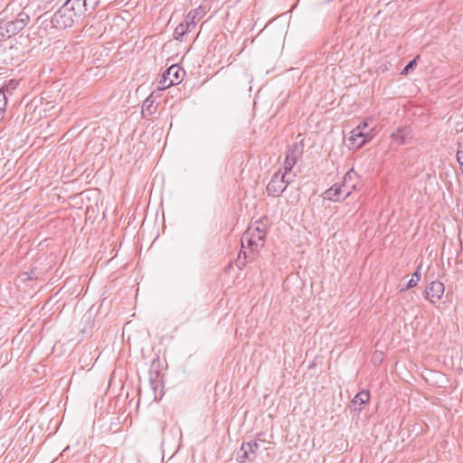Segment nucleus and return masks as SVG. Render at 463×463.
Segmentation results:
<instances>
[{
    "instance_id": "nucleus-1",
    "label": "nucleus",
    "mask_w": 463,
    "mask_h": 463,
    "mask_svg": "<svg viewBox=\"0 0 463 463\" xmlns=\"http://www.w3.org/2000/svg\"><path fill=\"white\" fill-rule=\"evenodd\" d=\"M266 234V223L263 221L255 222L242 234L241 239V248H248L250 252L258 251L264 246Z\"/></svg>"
},
{
    "instance_id": "nucleus-2",
    "label": "nucleus",
    "mask_w": 463,
    "mask_h": 463,
    "mask_svg": "<svg viewBox=\"0 0 463 463\" xmlns=\"http://www.w3.org/2000/svg\"><path fill=\"white\" fill-rule=\"evenodd\" d=\"M76 8L75 3H71V0H67L54 14L52 19L53 26L58 29H66L72 26L75 19L84 14L82 12H78Z\"/></svg>"
},
{
    "instance_id": "nucleus-3",
    "label": "nucleus",
    "mask_w": 463,
    "mask_h": 463,
    "mask_svg": "<svg viewBox=\"0 0 463 463\" xmlns=\"http://www.w3.org/2000/svg\"><path fill=\"white\" fill-rule=\"evenodd\" d=\"M375 136L374 128H369L367 131H360L359 129H352L348 137L349 147L358 149L365 143L372 140Z\"/></svg>"
},
{
    "instance_id": "nucleus-4",
    "label": "nucleus",
    "mask_w": 463,
    "mask_h": 463,
    "mask_svg": "<svg viewBox=\"0 0 463 463\" xmlns=\"http://www.w3.org/2000/svg\"><path fill=\"white\" fill-rule=\"evenodd\" d=\"M260 444L257 440L242 442L238 453L237 460L239 463L253 462L257 458V452Z\"/></svg>"
},
{
    "instance_id": "nucleus-5",
    "label": "nucleus",
    "mask_w": 463,
    "mask_h": 463,
    "mask_svg": "<svg viewBox=\"0 0 463 463\" xmlns=\"http://www.w3.org/2000/svg\"><path fill=\"white\" fill-rule=\"evenodd\" d=\"M346 176L351 180L352 175H344V183L341 185L336 184L326 191V197L332 201H339L341 198H345L351 194V188L354 185L349 186L347 184Z\"/></svg>"
},
{
    "instance_id": "nucleus-6",
    "label": "nucleus",
    "mask_w": 463,
    "mask_h": 463,
    "mask_svg": "<svg viewBox=\"0 0 463 463\" xmlns=\"http://www.w3.org/2000/svg\"><path fill=\"white\" fill-rule=\"evenodd\" d=\"M346 176L351 180L352 175H344V183L341 185L336 184L326 191V197L332 201H339L341 198H345L351 194V188L354 185L349 186L347 184Z\"/></svg>"
},
{
    "instance_id": "nucleus-7",
    "label": "nucleus",
    "mask_w": 463,
    "mask_h": 463,
    "mask_svg": "<svg viewBox=\"0 0 463 463\" xmlns=\"http://www.w3.org/2000/svg\"><path fill=\"white\" fill-rule=\"evenodd\" d=\"M286 175H271L267 184V192L269 195L279 196L287 187L289 180H285Z\"/></svg>"
},
{
    "instance_id": "nucleus-8",
    "label": "nucleus",
    "mask_w": 463,
    "mask_h": 463,
    "mask_svg": "<svg viewBox=\"0 0 463 463\" xmlns=\"http://www.w3.org/2000/svg\"><path fill=\"white\" fill-rule=\"evenodd\" d=\"M444 285L440 281L430 282L425 289V298L431 303H436L444 294Z\"/></svg>"
},
{
    "instance_id": "nucleus-9",
    "label": "nucleus",
    "mask_w": 463,
    "mask_h": 463,
    "mask_svg": "<svg viewBox=\"0 0 463 463\" xmlns=\"http://www.w3.org/2000/svg\"><path fill=\"white\" fill-rule=\"evenodd\" d=\"M29 20V15L26 13L21 12L14 20L5 24L6 32L12 34L17 33L25 27Z\"/></svg>"
},
{
    "instance_id": "nucleus-10",
    "label": "nucleus",
    "mask_w": 463,
    "mask_h": 463,
    "mask_svg": "<svg viewBox=\"0 0 463 463\" xmlns=\"http://www.w3.org/2000/svg\"><path fill=\"white\" fill-rule=\"evenodd\" d=\"M302 154V147L298 144L292 145L286 156L284 162L285 173L290 172Z\"/></svg>"
},
{
    "instance_id": "nucleus-11",
    "label": "nucleus",
    "mask_w": 463,
    "mask_h": 463,
    "mask_svg": "<svg viewBox=\"0 0 463 463\" xmlns=\"http://www.w3.org/2000/svg\"><path fill=\"white\" fill-rule=\"evenodd\" d=\"M165 74L166 80H170L169 84L177 85L183 80L184 71L178 65L174 64L165 71Z\"/></svg>"
},
{
    "instance_id": "nucleus-12",
    "label": "nucleus",
    "mask_w": 463,
    "mask_h": 463,
    "mask_svg": "<svg viewBox=\"0 0 463 463\" xmlns=\"http://www.w3.org/2000/svg\"><path fill=\"white\" fill-rule=\"evenodd\" d=\"M411 137V129L407 127L399 128L392 132L391 137L399 145H404Z\"/></svg>"
},
{
    "instance_id": "nucleus-13",
    "label": "nucleus",
    "mask_w": 463,
    "mask_h": 463,
    "mask_svg": "<svg viewBox=\"0 0 463 463\" xmlns=\"http://www.w3.org/2000/svg\"><path fill=\"white\" fill-rule=\"evenodd\" d=\"M99 0H71V3L76 4L78 12L85 14L87 11L93 10L99 4Z\"/></svg>"
},
{
    "instance_id": "nucleus-14",
    "label": "nucleus",
    "mask_w": 463,
    "mask_h": 463,
    "mask_svg": "<svg viewBox=\"0 0 463 463\" xmlns=\"http://www.w3.org/2000/svg\"><path fill=\"white\" fill-rule=\"evenodd\" d=\"M205 14V11L202 6L191 11L185 20L189 21V24L192 25L193 28L195 27L197 22H199L202 17Z\"/></svg>"
},
{
    "instance_id": "nucleus-15",
    "label": "nucleus",
    "mask_w": 463,
    "mask_h": 463,
    "mask_svg": "<svg viewBox=\"0 0 463 463\" xmlns=\"http://www.w3.org/2000/svg\"><path fill=\"white\" fill-rule=\"evenodd\" d=\"M194 28L192 25L189 24V21L185 20L184 23H181L174 32V37L177 41H183L184 34L188 32L193 30Z\"/></svg>"
},
{
    "instance_id": "nucleus-16",
    "label": "nucleus",
    "mask_w": 463,
    "mask_h": 463,
    "mask_svg": "<svg viewBox=\"0 0 463 463\" xmlns=\"http://www.w3.org/2000/svg\"><path fill=\"white\" fill-rule=\"evenodd\" d=\"M9 91L8 86L0 89V120L4 118L7 99L5 93Z\"/></svg>"
},
{
    "instance_id": "nucleus-17",
    "label": "nucleus",
    "mask_w": 463,
    "mask_h": 463,
    "mask_svg": "<svg viewBox=\"0 0 463 463\" xmlns=\"http://www.w3.org/2000/svg\"><path fill=\"white\" fill-rule=\"evenodd\" d=\"M420 266H419L418 269H416V271L412 274V276H411V279L409 280V282L407 283V285L401 288V291L408 290V289L417 286L418 282L420 279Z\"/></svg>"
},
{
    "instance_id": "nucleus-18",
    "label": "nucleus",
    "mask_w": 463,
    "mask_h": 463,
    "mask_svg": "<svg viewBox=\"0 0 463 463\" xmlns=\"http://www.w3.org/2000/svg\"><path fill=\"white\" fill-rule=\"evenodd\" d=\"M370 400V393L368 391H361L358 392L354 398L353 399V403L363 405L369 402Z\"/></svg>"
},
{
    "instance_id": "nucleus-19",
    "label": "nucleus",
    "mask_w": 463,
    "mask_h": 463,
    "mask_svg": "<svg viewBox=\"0 0 463 463\" xmlns=\"http://www.w3.org/2000/svg\"><path fill=\"white\" fill-rule=\"evenodd\" d=\"M373 120V117H367L354 128L359 129L360 131H367L369 128H373V127H370Z\"/></svg>"
},
{
    "instance_id": "nucleus-20",
    "label": "nucleus",
    "mask_w": 463,
    "mask_h": 463,
    "mask_svg": "<svg viewBox=\"0 0 463 463\" xmlns=\"http://www.w3.org/2000/svg\"><path fill=\"white\" fill-rule=\"evenodd\" d=\"M419 56H417L415 59H413L412 61H411L405 67L404 69L402 70V74H408L410 71L413 70L416 65H417V58Z\"/></svg>"
},
{
    "instance_id": "nucleus-21",
    "label": "nucleus",
    "mask_w": 463,
    "mask_h": 463,
    "mask_svg": "<svg viewBox=\"0 0 463 463\" xmlns=\"http://www.w3.org/2000/svg\"><path fill=\"white\" fill-rule=\"evenodd\" d=\"M170 80H166L165 74L164 73L162 76V79L159 81L158 89L159 90H165L172 86L173 84H169Z\"/></svg>"
},
{
    "instance_id": "nucleus-22",
    "label": "nucleus",
    "mask_w": 463,
    "mask_h": 463,
    "mask_svg": "<svg viewBox=\"0 0 463 463\" xmlns=\"http://www.w3.org/2000/svg\"><path fill=\"white\" fill-rule=\"evenodd\" d=\"M457 160L460 166V171L463 173V149H459L457 152Z\"/></svg>"
},
{
    "instance_id": "nucleus-23",
    "label": "nucleus",
    "mask_w": 463,
    "mask_h": 463,
    "mask_svg": "<svg viewBox=\"0 0 463 463\" xmlns=\"http://www.w3.org/2000/svg\"><path fill=\"white\" fill-rule=\"evenodd\" d=\"M353 171H354V169H353V168H351V169H350L349 171H347L345 174H346V175H349V174H351V172H353Z\"/></svg>"
},
{
    "instance_id": "nucleus-24",
    "label": "nucleus",
    "mask_w": 463,
    "mask_h": 463,
    "mask_svg": "<svg viewBox=\"0 0 463 463\" xmlns=\"http://www.w3.org/2000/svg\"><path fill=\"white\" fill-rule=\"evenodd\" d=\"M147 102H148V99H146L145 103H146V106H149V103H147Z\"/></svg>"
},
{
    "instance_id": "nucleus-25",
    "label": "nucleus",
    "mask_w": 463,
    "mask_h": 463,
    "mask_svg": "<svg viewBox=\"0 0 463 463\" xmlns=\"http://www.w3.org/2000/svg\"><path fill=\"white\" fill-rule=\"evenodd\" d=\"M147 102H148V99H146L145 103H146V106H149V103H147Z\"/></svg>"
},
{
    "instance_id": "nucleus-26",
    "label": "nucleus",
    "mask_w": 463,
    "mask_h": 463,
    "mask_svg": "<svg viewBox=\"0 0 463 463\" xmlns=\"http://www.w3.org/2000/svg\"><path fill=\"white\" fill-rule=\"evenodd\" d=\"M147 102H148V99H146L145 103H146V106H149V103H147Z\"/></svg>"
}]
</instances>
